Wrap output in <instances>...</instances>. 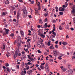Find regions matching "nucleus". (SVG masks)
I'll list each match as a JSON object with an SVG mask.
<instances>
[{"instance_id": "6ab92c4d", "label": "nucleus", "mask_w": 75, "mask_h": 75, "mask_svg": "<svg viewBox=\"0 0 75 75\" xmlns=\"http://www.w3.org/2000/svg\"><path fill=\"white\" fill-rule=\"evenodd\" d=\"M40 68L42 69H44L45 68V67H44L43 66H42V65H40Z\"/></svg>"}, {"instance_id": "393cba45", "label": "nucleus", "mask_w": 75, "mask_h": 75, "mask_svg": "<svg viewBox=\"0 0 75 75\" xmlns=\"http://www.w3.org/2000/svg\"><path fill=\"white\" fill-rule=\"evenodd\" d=\"M59 28L60 30H62V27L61 25H59Z\"/></svg>"}, {"instance_id": "e433bc0d", "label": "nucleus", "mask_w": 75, "mask_h": 75, "mask_svg": "<svg viewBox=\"0 0 75 75\" xmlns=\"http://www.w3.org/2000/svg\"><path fill=\"white\" fill-rule=\"evenodd\" d=\"M3 50H5V48H6V45H4V44H3Z\"/></svg>"}, {"instance_id": "0eeeda50", "label": "nucleus", "mask_w": 75, "mask_h": 75, "mask_svg": "<svg viewBox=\"0 0 75 75\" xmlns=\"http://www.w3.org/2000/svg\"><path fill=\"white\" fill-rule=\"evenodd\" d=\"M73 73V70L71 69H69L68 71V73L69 74H72Z\"/></svg>"}, {"instance_id": "a211bd4d", "label": "nucleus", "mask_w": 75, "mask_h": 75, "mask_svg": "<svg viewBox=\"0 0 75 75\" xmlns=\"http://www.w3.org/2000/svg\"><path fill=\"white\" fill-rule=\"evenodd\" d=\"M10 3V2H9V1L7 0L5 2V4H8Z\"/></svg>"}, {"instance_id": "f704fd0d", "label": "nucleus", "mask_w": 75, "mask_h": 75, "mask_svg": "<svg viewBox=\"0 0 75 75\" xmlns=\"http://www.w3.org/2000/svg\"><path fill=\"white\" fill-rule=\"evenodd\" d=\"M62 58V56H59L58 57V59H61V60L62 59V58Z\"/></svg>"}, {"instance_id": "f03ea898", "label": "nucleus", "mask_w": 75, "mask_h": 75, "mask_svg": "<svg viewBox=\"0 0 75 75\" xmlns=\"http://www.w3.org/2000/svg\"><path fill=\"white\" fill-rule=\"evenodd\" d=\"M19 51V50L18 49H17L15 52L14 54V58H16L18 55V52Z\"/></svg>"}, {"instance_id": "5701e85b", "label": "nucleus", "mask_w": 75, "mask_h": 75, "mask_svg": "<svg viewBox=\"0 0 75 75\" xmlns=\"http://www.w3.org/2000/svg\"><path fill=\"white\" fill-rule=\"evenodd\" d=\"M12 8L13 9H11L10 11H13V10H14L16 8L14 7H13V6H12Z\"/></svg>"}, {"instance_id": "aec40b11", "label": "nucleus", "mask_w": 75, "mask_h": 75, "mask_svg": "<svg viewBox=\"0 0 75 75\" xmlns=\"http://www.w3.org/2000/svg\"><path fill=\"white\" fill-rule=\"evenodd\" d=\"M6 69L8 72H10V69H9V68L8 67H6Z\"/></svg>"}, {"instance_id": "423d86ee", "label": "nucleus", "mask_w": 75, "mask_h": 75, "mask_svg": "<svg viewBox=\"0 0 75 75\" xmlns=\"http://www.w3.org/2000/svg\"><path fill=\"white\" fill-rule=\"evenodd\" d=\"M20 14L19 13H17L16 15V18L18 20L19 19V18H20Z\"/></svg>"}, {"instance_id": "e2e57ef3", "label": "nucleus", "mask_w": 75, "mask_h": 75, "mask_svg": "<svg viewBox=\"0 0 75 75\" xmlns=\"http://www.w3.org/2000/svg\"><path fill=\"white\" fill-rule=\"evenodd\" d=\"M27 70H28L29 69V66H28L26 68Z\"/></svg>"}, {"instance_id": "a878e982", "label": "nucleus", "mask_w": 75, "mask_h": 75, "mask_svg": "<svg viewBox=\"0 0 75 75\" xmlns=\"http://www.w3.org/2000/svg\"><path fill=\"white\" fill-rule=\"evenodd\" d=\"M55 9L56 12H58V8L57 6L55 7Z\"/></svg>"}, {"instance_id": "f257e3e1", "label": "nucleus", "mask_w": 75, "mask_h": 75, "mask_svg": "<svg viewBox=\"0 0 75 75\" xmlns=\"http://www.w3.org/2000/svg\"><path fill=\"white\" fill-rule=\"evenodd\" d=\"M55 29H56L55 28H54L53 29V30H52V34L54 35H52L51 36L52 38V39L53 38H53H55V36H56V33L55 32H54V31H55Z\"/></svg>"}, {"instance_id": "2f4dec72", "label": "nucleus", "mask_w": 75, "mask_h": 75, "mask_svg": "<svg viewBox=\"0 0 75 75\" xmlns=\"http://www.w3.org/2000/svg\"><path fill=\"white\" fill-rule=\"evenodd\" d=\"M47 45L48 46H50V45H51V43L50 42H49L48 43H47Z\"/></svg>"}, {"instance_id": "f8f14e48", "label": "nucleus", "mask_w": 75, "mask_h": 75, "mask_svg": "<svg viewBox=\"0 0 75 75\" xmlns=\"http://www.w3.org/2000/svg\"><path fill=\"white\" fill-rule=\"evenodd\" d=\"M8 31H9V30L7 29H5V32L6 34H8L9 33L8 32Z\"/></svg>"}, {"instance_id": "680f3d73", "label": "nucleus", "mask_w": 75, "mask_h": 75, "mask_svg": "<svg viewBox=\"0 0 75 75\" xmlns=\"http://www.w3.org/2000/svg\"><path fill=\"white\" fill-rule=\"evenodd\" d=\"M40 44L42 45V47H44V43H42V42L40 43Z\"/></svg>"}, {"instance_id": "9b49d317", "label": "nucleus", "mask_w": 75, "mask_h": 75, "mask_svg": "<svg viewBox=\"0 0 75 75\" xmlns=\"http://www.w3.org/2000/svg\"><path fill=\"white\" fill-rule=\"evenodd\" d=\"M27 15V13H25V12H23V17H25V16H26Z\"/></svg>"}, {"instance_id": "4468645a", "label": "nucleus", "mask_w": 75, "mask_h": 75, "mask_svg": "<svg viewBox=\"0 0 75 75\" xmlns=\"http://www.w3.org/2000/svg\"><path fill=\"white\" fill-rule=\"evenodd\" d=\"M10 53L8 52L6 54V55L8 57H10Z\"/></svg>"}, {"instance_id": "72a5a7b5", "label": "nucleus", "mask_w": 75, "mask_h": 75, "mask_svg": "<svg viewBox=\"0 0 75 75\" xmlns=\"http://www.w3.org/2000/svg\"><path fill=\"white\" fill-rule=\"evenodd\" d=\"M59 13L60 15H61V16L63 15V12H59Z\"/></svg>"}, {"instance_id": "1a4fd4ad", "label": "nucleus", "mask_w": 75, "mask_h": 75, "mask_svg": "<svg viewBox=\"0 0 75 75\" xmlns=\"http://www.w3.org/2000/svg\"><path fill=\"white\" fill-rule=\"evenodd\" d=\"M33 71L32 70H29L28 71L27 73L28 75H30V74L31 73V72Z\"/></svg>"}, {"instance_id": "6e6552de", "label": "nucleus", "mask_w": 75, "mask_h": 75, "mask_svg": "<svg viewBox=\"0 0 75 75\" xmlns=\"http://www.w3.org/2000/svg\"><path fill=\"white\" fill-rule=\"evenodd\" d=\"M45 66V69H47V70H48L49 67L48 66V64H46Z\"/></svg>"}, {"instance_id": "c756f323", "label": "nucleus", "mask_w": 75, "mask_h": 75, "mask_svg": "<svg viewBox=\"0 0 75 75\" xmlns=\"http://www.w3.org/2000/svg\"><path fill=\"white\" fill-rule=\"evenodd\" d=\"M57 54L58 55H61V54L59 52H58V50H57Z\"/></svg>"}, {"instance_id": "b1692460", "label": "nucleus", "mask_w": 75, "mask_h": 75, "mask_svg": "<svg viewBox=\"0 0 75 75\" xmlns=\"http://www.w3.org/2000/svg\"><path fill=\"white\" fill-rule=\"evenodd\" d=\"M65 28L66 29H69V26H68V25H67L66 26H65Z\"/></svg>"}, {"instance_id": "f3484780", "label": "nucleus", "mask_w": 75, "mask_h": 75, "mask_svg": "<svg viewBox=\"0 0 75 75\" xmlns=\"http://www.w3.org/2000/svg\"><path fill=\"white\" fill-rule=\"evenodd\" d=\"M9 36L11 37L12 38H13V37L14 36V33H11V35H9Z\"/></svg>"}, {"instance_id": "39448f33", "label": "nucleus", "mask_w": 75, "mask_h": 75, "mask_svg": "<svg viewBox=\"0 0 75 75\" xmlns=\"http://www.w3.org/2000/svg\"><path fill=\"white\" fill-rule=\"evenodd\" d=\"M38 35H40V36H41V37H42V38H45V35H44L43 34H41L40 33H38Z\"/></svg>"}, {"instance_id": "9d476101", "label": "nucleus", "mask_w": 75, "mask_h": 75, "mask_svg": "<svg viewBox=\"0 0 75 75\" xmlns=\"http://www.w3.org/2000/svg\"><path fill=\"white\" fill-rule=\"evenodd\" d=\"M49 48L50 50H52V49H54V46H53V45H52H52L50 46V47Z\"/></svg>"}, {"instance_id": "4be33fe9", "label": "nucleus", "mask_w": 75, "mask_h": 75, "mask_svg": "<svg viewBox=\"0 0 75 75\" xmlns=\"http://www.w3.org/2000/svg\"><path fill=\"white\" fill-rule=\"evenodd\" d=\"M35 10L36 11V13H38V9H37V8H35Z\"/></svg>"}, {"instance_id": "0e129e2a", "label": "nucleus", "mask_w": 75, "mask_h": 75, "mask_svg": "<svg viewBox=\"0 0 75 75\" xmlns=\"http://www.w3.org/2000/svg\"><path fill=\"white\" fill-rule=\"evenodd\" d=\"M72 58L73 59H75V56H73L72 57Z\"/></svg>"}, {"instance_id": "5fc2aeb1", "label": "nucleus", "mask_w": 75, "mask_h": 75, "mask_svg": "<svg viewBox=\"0 0 75 75\" xmlns=\"http://www.w3.org/2000/svg\"><path fill=\"white\" fill-rule=\"evenodd\" d=\"M61 56H62V57H65V54H61Z\"/></svg>"}, {"instance_id": "4d7b16f0", "label": "nucleus", "mask_w": 75, "mask_h": 75, "mask_svg": "<svg viewBox=\"0 0 75 75\" xmlns=\"http://www.w3.org/2000/svg\"><path fill=\"white\" fill-rule=\"evenodd\" d=\"M14 16H16V11H14Z\"/></svg>"}, {"instance_id": "4c0bfd02", "label": "nucleus", "mask_w": 75, "mask_h": 75, "mask_svg": "<svg viewBox=\"0 0 75 75\" xmlns=\"http://www.w3.org/2000/svg\"><path fill=\"white\" fill-rule=\"evenodd\" d=\"M42 19H40L39 20V22L40 23H41V22H42Z\"/></svg>"}, {"instance_id": "8fccbe9b", "label": "nucleus", "mask_w": 75, "mask_h": 75, "mask_svg": "<svg viewBox=\"0 0 75 75\" xmlns=\"http://www.w3.org/2000/svg\"><path fill=\"white\" fill-rule=\"evenodd\" d=\"M65 5H66V7H67V6H68V3L67 2H66L65 4Z\"/></svg>"}, {"instance_id": "473e14b6", "label": "nucleus", "mask_w": 75, "mask_h": 75, "mask_svg": "<svg viewBox=\"0 0 75 75\" xmlns=\"http://www.w3.org/2000/svg\"><path fill=\"white\" fill-rule=\"evenodd\" d=\"M60 11H65V9L64 8H62L61 10H60Z\"/></svg>"}, {"instance_id": "052dcab7", "label": "nucleus", "mask_w": 75, "mask_h": 75, "mask_svg": "<svg viewBox=\"0 0 75 75\" xmlns=\"http://www.w3.org/2000/svg\"><path fill=\"white\" fill-rule=\"evenodd\" d=\"M28 45H29L30 47H31V45H30V42L28 43Z\"/></svg>"}, {"instance_id": "c85d7f7f", "label": "nucleus", "mask_w": 75, "mask_h": 75, "mask_svg": "<svg viewBox=\"0 0 75 75\" xmlns=\"http://www.w3.org/2000/svg\"><path fill=\"white\" fill-rule=\"evenodd\" d=\"M6 13H5L4 12H2L1 13V15H2L3 16H6Z\"/></svg>"}, {"instance_id": "bb28decb", "label": "nucleus", "mask_w": 75, "mask_h": 75, "mask_svg": "<svg viewBox=\"0 0 75 75\" xmlns=\"http://www.w3.org/2000/svg\"><path fill=\"white\" fill-rule=\"evenodd\" d=\"M47 23H45V24L44 26L45 28H47V27H48V25H47Z\"/></svg>"}, {"instance_id": "dca6fc26", "label": "nucleus", "mask_w": 75, "mask_h": 75, "mask_svg": "<svg viewBox=\"0 0 75 75\" xmlns=\"http://www.w3.org/2000/svg\"><path fill=\"white\" fill-rule=\"evenodd\" d=\"M62 71L63 72H65L67 71V69L65 68H64L62 69Z\"/></svg>"}, {"instance_id": "09e8293b", "label": "nucleus", "mask_w": 75, "mask_h": 75, "mask_svg": "<svg viewBox=\"0 0 75 75\" xmlns=\"http://www.w3.org/2000/svg\"><path fill=\"white\" fill-rule=\"evenodd\" d=\"M29 59L30 60V61H33V58L30 57V58H29Z\"/></svg>"}, {"instance_id": "6e6d98bb", "label": "nucleus", "mask_w": 75, "mask_h": 75, "mask_svg": "<svg viewBox=\"0 0 75 75\" xmlns=\"http://www.w3.org/2000/svg\"><path fill=\"white\" fill-rule=\"evenodd\" d=\"M31 63H30V62H28L27 63V64L28 65H31Z\"/></svg>"}, {"instance_id": "864d4df0", "label": "nucleus", "mask_w": 75, "mask_h": 75, "mask_svg": "<svg viewBox=\"0 0 75 75\" xmlns=\"http://www.w3.org/2000/svg\"><path fill=\"white\" fill-rule=\"evenodd\" d=\"M16 68H17V69H19V65H17L16 66Z\"/></svg>"}, {"instance_id": "20e7f679", "label": "nucleus", "mask_w": 75, "mask_h": 75, "mask_svg": "<svg viewBox=\"0 0 75 75\" xmlns=\"http://www.w3.org/2000/svg\"><path fill=\"white\" fill-rule=\"evenodd\" d=\"M71 13L72 14L75 13V5H74L73 6V9L72 10Z\"/></svg>"}, {"instance_id": "412c9836", "label": "nucleus", "mask_w": 75, "mask_h": 75, "mask_svg": "<svg viewBox=\"0 0 75 75\" xmlns=\"http://www.w3.org/2000/svg\"><path fill=\"white\" fill-rule=\"evenodd\" d=\"M37 45L38 47H39V48H41V43L38 44H37Z\"/></svg>"}, {"instance_id": "7c9ffc66", "label": "nucleus", "mask_w": 75, "mask_h": 75, "mask_svg": "<svg viewBox=\"0 0 75 75\" xmlns=\"http://www.w3.org/2000/svg\"><path fill=\"white\" fill-rule=\"evenodd\" d=\"M37 6L38 7H40V3L39 2H38V3Z\"/></svg>"}, {"instance_id": "2eb2a0df", "label": "nucleus", "mask_w": 75, "mask_h": 75, "mask_svg": "<svg viewBox=\"0 0 75 75\" xmlns=\"http://www.w3.org/2000/svg\"><path fill=\"white\" fill-rule=\"evenodd\" d=\"M20 33L22 36H23L24 35V32H23V31L21 30L20 31Z\"/></svg>"}, {"instance_id": "13d9d810", "label": "nucleus", "mask_w": 75, "mask_h": 75, "mask_svg": "<svg viewBox=\"0 0 75 75\" xmlns=\"http://www.w3.org/2000/svg\"><path fill=\"white\" fill-rule=\"evenodd\" d=\"M23 73L25 74H27V72L26 71L24 70L23 71Z\"/></svg>"}, {"instance_id": "69168bd1", "label": "nucleus", "mask_w": 75, "mask_h": 75, "mask_svg": "<svg viewBox=\"0 0 75 75\" xmlns=\"http://www.w3.org/2000/svg\"><path fill=\"white\" fill-rule=\"evenodd\" d=\"M38 53H41V51L39 50H38Z\"/></svg>"}, {"instance_id": "37998d69", "label": "nucleus", "mask_w": 75, "mask_h": 75, "mask_svg": "<svg viewBox=\"0 0 75 75\" xmlns=\"http://www.w3.org/2000/svg\"><path fill=\"white\" fill-rule=\"evenodd\" d=\"M44 15L45 17H47L48 16V14L47 13L44 14Z\"/></svg>"}, {"instance_id": "a18cd8bd", "label": "nucleus", "mask_w": 75, "mask_h": 75, "mask_svg": "<svg viewBox=\"0 0 75 75\" xmlns=\"http://www.w3.org/2000/svg\"><path fill=\"white\" fill-rule=\"evenodd\" d=\"M62 7H60L59 8V11H60V10H62Z\"/></svg>"}, {"instance_id": "58836bf2", "label": "nucleus", "mask_w": 75, "mask_h": 75, "mask_svg": "<svg viewBox=\"0 0 75 75\" xmlns=\"http://www.w3.org/2000/svg\"><path fill=\"white\" fill-rule=\"evenodd\" d=\"M48 21V19L47 18H46L45 19L44 21L45 22H47Z\"/></svg>"}, {"instance_id": "603ef678", "label": "nucleus", "mask_w": 75, "mask_h": 75, "mask_svg": "<svg viewBox=\"0 0 75 75\" xmlns=\"http://www.w3.org/2000/svg\"><path fill=\"white\" fill-rule=\"evenodd\" d=\"M18 4H16L15 6V7H16V8H18Z\"/></svg>"}, {"instance_id": "a19ab883", "label": "nucleus", "mask_w": 75, "mask_h": 75, "mask_svg": "<svg viewBox=\"0 0 75 75\" xmlns=\"http://www.w3.org/2000/svg\"><path fill=\"white\" fill-rule=\"evenodd\" d=\"M30 3H31V4H34V1H30Z\"/></svg>"}, {"instance_id": "de8ad7c7", "label": "nucleus", "mask_w": 75, "mask_h": 75, "mask_svg": "<svg viewBox=\"0 0 75 75\" xmlns=\"http://www.w3.org/2000/svg\"><path fill=\"white\" fill-rule=\"evenodd\" d=\"M6 35V33L5 32L3 34V36H4V35Z\"/></svg>"}, {"instance_id": "774afa93", "label": "nucleus", "mask_w": 75, "mask_h": 75, "mask_svg": "<svg viewBox=\"0 0 75 75\" xmlns=\"http://www.w3.org/2000/svg\"><path fill=\"white\" fill-rule=\"evenodd\" d=\"M21 75H25V74L23 73H21Z\"/></svg>"}, {"instance_id": "3c124183", "label": "nucleus", "mask_w": 75, "mask_h": 75, "mask_svg": "<svg viewBox=\"0 0 75 75\" xmlns=\"http://www.w3.org/2000/svg\"><path fill=\"white\" fill-rule=\"evenodd\" d=\"M31 40H30V39H28L27 40V42H29V41H30Z\"/></svg>"}, {"instance_id": "338daca9", "label": "nucleus", "mask_w": 75, "mask_h": 75, "mask_svg": "<svg viewBox=\"0 0 75 75\" xmlns=\"http://www.w3.org/2000/svg\"><path fill=\"white\" fill-rule=\"evenodd\" d=\"M38 28H40L41 27V25H38Z\"/></svg>"}, {"instance_id": "7ed1b4c3", "label": "nucleus", "mask_w": 75, "mask_h": 75, "mask_svg": "<svg viewBox=\"0 0 75 75\" xmlns=\"http://www.w3.org/2000/svg\"><path fill=\"white\" fill-rule=\"evenodd\" d=\"M57 50H54L53 52V55L55 57H57L58 56V54H57Z\"/></svg>"}, {"instance_id": "cd10ccee", "label": "nucleus", "mask_w": 75, "mask_h": 75, "mask_svg": "<svg viewBox=\"0 0 75 75\" xmlns=\"http://www.w3.org/2000/svg\"><path fill=\"white\" fill-rule=\"evenodd\" d=\"M62 44L63 45H66L67 43L66 42H63L62 43Z\"/></svg>"}, {"instance_id": "ddd939ff", "label": "nucleus", "mask_w": 75, "mask_h": 75, "mask_svg": "<svg viewBox=\"0 0 75 75\" xmlns=\"http://www.w3.org/2000/svg\"><path fill=\"white\" fill-rule=\"evenodd\" d=\"M28 13V12H27V9L24 8L23 9V13Z\"/></svg>"}, {"instance_id": "79ce46f5", "label": "nucleus", "mask_w": 75, "mask_h": 75, "mask_svg": "<svg viewBox=\"0 0 75 75\" xmlns=\"http://www.w3.org/2000/svg\"><path fill=\"white\" fill-rule=\"evenodd\" d=\"M55 47L56 48H58V45H55Z\"/></svg>"}, {"instance_id": "bf43d9fd", "label": "nucleus", "mask_w": 75, "mask_h": 75, "mask_svg": "<svg viewBox=\"0 0 75 75\" xmlns=\"http://www.w3.org/2000/svg\"><path fill=\"white\" fill-rule=\"evenodd\" d=\"M55 44H58V41H56L55 42Z\"/></svg>"}, {"instance_id": "c9c22d12", "label": "nucleus", "mask_w": 75, "mask_h": 75, "mask_svg": "<svg viewBox=\"0 0 75 75\" xmlns=\"http://www.w3.org/2000/svg\"><path fill=\"white\" fill-rule=\"evenodd\" d=\"M65 23L63 22V23H62L61 24V25H65Z\"/></svg>"}, {"instance_id": "ea45409f", "label": "nucleus", "mask_w": 75, "mask_h": 75, "mask_svg": "<svg viewBox=\"0 0 75 75\" xmlns=\"http://www.w3.org/2000/svg\"><path fill=\"white\" fill-rule=\"evenodd\" d=\"M5 66L7 67H8V66H9V64L8 63H6L5 64Z\"/></svg>"}, {"instance_id": "49530a36", "label": "nucleus", "mask_w": 75, "mask_h": 75, "mask_svg": "<svg viewBox=\"0 0 75 75\" xmlns=\"http://www.w3.org/2000/svg\"><path fill=\"white\" fill-rule=\"evenodd\" d=\"M38 10H41V7H40V6H38Z\"/></svg>"}, {"instance_id": "c03bdc74", "label": "nucleus", "mask_w": 75, "mask_h": 75, "mask_svg": "<svg viewBox=\"0 0 75 75\" xmlns=\"http://www.w3.org/2000/svg\"><path fill=\"white\" fill-rule=\"evenodd\" d=\"M68 68H71V64H69L68 65Z\"/></svg>"}]
</instances>
